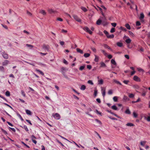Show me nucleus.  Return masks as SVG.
Listing matches in <instances>:
<instances>
[{
	"label": "nucleus",
	"mask_w": 150,
	"mask_h": 150,
	"mask_svg": "<svg viewBox=\"0 0 150 150\" xmlns=\"http://www.w3.org/2000/svg\"><path fill=\"white\" fill-rule=\"evenodd\" d=\"M104 33L106 35V36L109 34V33L105 30H104Z\"/></svg>",
	"instance_id": "nucleus-62"
},
{
	"label": "nucleus",
	"mask_w": 150,
	"mask_h": 150,
	"mask_svg": "<svg viewBox=\"0 0 150 150\" xmlns=\"http://www.w3.org/2000/svg\"><path fill=\"white\" fill-rule=\"evenodd\" d=\"M59 43H60V44L62 46H63V45H64V42L63 41H60L59 42Z\"/></svg>",
	"instance_id": "nucleus-61"
},
{
	"label": "nucleus",
	"mask_w": 150,
	"mask_h": 150,
	"mask_svg": "<svg viewBox=\"0 0 150 150\" xmlns=\"http://www.w3.org/2000/svg\"><path fill=\"white\" fill-rule=\"evenodd\" d=\"M146 92L145 91H143L142 93V95L143 96H146Z\"/></svg>",
	"instance_id": "nucleus-45"
},
{
	"label": "nucleus",
	"mask_w": 150,
	"mask_h": 150,
	"mask_svg": "<svg viewBox=\"0 0 150 150\" xmlns=\"http://www.w3.org/2000/svg\"><path fill=\"white\" fill-rule=\"evenodd\" d=\"M144 119H146L148 122H150V116H148L147 118L146 116H144Z\"/></svg>",
	"instance_id": "nucleus-41"
},
{
	"label": "nucleus",
	"mask_w": 150,
	"mask_h": 150,
	"mask_svg": "<svg viewBox=\"0 0 150 150\" xmlns=\"http://www.w3.org/2000/svg\"><path fill=\"white\" fill-rule=\"evenodd\" d=\"M9 63V61L7 60H5L2 63L3 66L7 65Z\"/></svg>",
	"instance_id": "nucleus-7"
},
{
	"label": "nucleus",
	"mask_w": 150,
	"mask_h": 150,
	"mask_svg": "<svg viewBox=\"0 0 150 150\" xmlns=\"http://www.w3.org/2000/svg\"><path fill=\"white\" fill-rule=\"evenodd\" d=\"M17 115L22 121L23 120V119L21 116L20 114H19V113H17Z\"/></svg>",
	"instance_id": "nucleus-37"
},
{
	"label": "nucleus",
	"mask_w": 150,
	"mask_h": 150,
	"mask_svg": "<svg viewBox=\"0 0 150 150\" xmlns=\"http://www.w3.org/2000/svg\"><path fill=\"white\" fill-rule=\"evenodd\" d=\"M111 62L112 64H114V65H116V63L115 61L113 59H112L111 60Z\"/></svg>",
	"instance_id": "nucleus-27"
},
{
	"label": "nucleus",
	"mask_w": 150,
	"mask_h": 150,
	"mask_svg": "<svg viewBox=\"0 0 150 150\" xmlns=\"http://www.w3.org/2000/svg\"><path fill=\"white\" fill-rule=\"evenodd\" d=\"M125 42L129 44L131 42V40L129 38H128L126 40Z\"/></svg>",
	"instance_id": "nucleus-25"
},
{
	"label": "nucleus",
	"mask_w": 150,
	"mask_h": 150,
	"mask_svg": "<svg viewBox=\"0 0 150 150\" xmlns=\"http://www.w3.org/2000/svg\"><path fill=\"white\" fill-rule=\"evenodd\" d=\"M48 11L49 13H54L55 12V11H54L53 9H49L48 10Z\"/></svg>",
	"instance_id": "nucleus-11"
},
{
	"label": "nucleus",
	"mask_w": 150,
	"mask_h": 150,
	"mask_svg": "<svg viewBox=\"0 0 150 150\" xmlns=\"http://www.w3.org/2000/svg\"><path fill=\"white\" fill-rule=\"evenodd\" d=\"M114 82H115V83H116L117 84H119L120 85H122L121 83L119 81L116 80H114Z\"/></svg>",
	"instance_id": "nucleus-32"
},
{
	"label": "nucleus",
	"mask_w": 150,
	"mask_h": 150,
	"mask_svg": "<svg viewBox=\"0 0 150 150\" xmlns=\"http://www.w3.org/2000/svg\"><path fill=\"white\" fill-rule=\"evenodd\" d=\"M4 70V68L2 66H0V71H3Z\"/></svg>",
	"instance_id": "nucleus-58"
},
{
	"label": "nucleus",
	"mask_w": 150,
	"mask_h": 150,
	"mask_svg": "<svg viewBox=\"0 0 150 150\" xmlns=\"http://www.w3.org/2000/svg\"><path fill=\"white\" fill-rule=\"evenodd\" d=\"M90 55V54L88 53H85L84 54V56L86 58L89 57Z\"/></svg>",
	"instance_id": "nucleus-24"
},
{
	"label": "nucleus",
	"mask_w": 150,
	"mask_h": 150,
	"mask_svg": "<svg viewBox=\"0 0 150 150\" xmlns=\"http://www.w3.org/2000/svg\"><path fill=\"white\" fill-rule=\"evenodd\" d=\"M22 95L24 97L25 96V94L24 91L23 90H22L21 91Z\"/></svg>",
	"instance_id": "nucleus-53"
},
{
	"label": "nucleus",
	"mask_w": 150,
	"mask_h": 150,
	"mask_svg": "<svg viewBox=\"0 0 150 150\" xmlns=\"http://www.w3.org/2000/svg\"><path fill=\"white\" fill-rule=\"evenodd\" d=\"M67 69L64 67H62L61 69V72L64 76H65V73L67 71Z\"/></svg>",
	"instance_id": "nucleus-2"
},
{
	"label": "nucleus",
	"mask_w": 150,
	"mask_h": 150,
	"mask_svg": "<svg viewBox=\"0 0 150 150\" xmlns=\"http://www.w3.org/2000/svg\"><path fill=\"white\" fill-rule=\"evenodd\" d=\"M101 22H102L101 20L100 19H99L97 21L96 24L97 25H99L101 24Z\"/></svg>",
	"instance_id": "nucleus-26"
},
{
	"label": "nucleus",
	"mask_w": 150,
	"mask_h": 150,
	"mask_svg": "<svg viewBox=\"0 0 150 150\" xmlns=\"http://www.w3.org/2000/svg\"><path fill=\"white\" fill-rule=\"evenodd\" d=\"M1 25L4 28L6 29H8V27L6 25H5L4 24H1Z\"/></svg>",
	"instance_id": "nucleus-52"
},
{
	"label": "nucleus",
	"mask_w": 150,
	"mask_h": 150,
	"mask_svg": "<svg viewBox=\"0 0 150 150\" xmlns=\"http://www.w3.org/2000/svg\"><path fill=\"white\" fill-rule=\"evenodd\" d=\"M40 13L43 15H45L46 14V11L43 10H41L40 11Z\"/></svg>",
	"instance_id": "nucleus-8"
},
{
	"label": "nucleus",
	"mask_w": 150,
	"mask_h": 150,
	"mask_svg": "<svg viewBox=\"0 0 150 150\" xmlns=\"http://www.w3.org/2000/svg\"><path fill=\"white\" fill-rule=\"evenodd\" d=\"M107 38H113L114 37V35L113 34H111V35H109V34H108L106 36Z\"/></svg>",
	"instance_id": "nucleus-9"
},
{
	"label": "nucleus",
	"mask_w": 150,
	"mask_h": 150,
	"mask_svg": "<svg viewBox=\"0 0 150 150\" xmlns=\"http://www.w3.org/2000/svg\"><path fill=\"white\" fill-rule=\"evenodd\" d=\"M2 54L3 57L4 59H7L8 58V54L5 52H2Z\"/></svg>",
	"instance_id": "nucleus-4"
},
{
	"label": "nucleus",
	"mask_w": 150,
	"mask_h": 150,
	"mask_svg": "<svg viewBox=\"0 0 150 150\" xmlns=\"http://www.w3.org/2000/svg\"><path fill=\"white\" fill-rule=\"evenodd\" d=\"M36 71L37 72H39L43 76L44 75V73L40 70L36 69Z\"/></svg>",
	"instance_id": "nucleus-18"
},
{
	"label": "nucleus",
	"mask_w": 150,
	"mask_h": 150,
	"mask_svg": "<svg viewBox=\"0 0 150 150\" xmlns=\"http://www.w3.org/2000/svg\"><path fill=\"white\" fill-rule=\"evenodd\" d=\"M63 60V63L64 64H68V62L65 59H64Z\"/></svg>",
	"instance_id": "nucleus-60"
},
{
	"label": "nucleus",
	"mask_w": 150,
	"mask_h": 150,
	"mask_svg": "<svg viewBox=\"0 0 150 150\" xmlns=\"http://www.w3.org/2000/svg\"><path fill=\"white\" fill-rule=\"evenodd\" d=\"M5 94L6 96H9L10 95V92L8 91H7L6 92Z\"/></svg>",
	"instance_id": "nucleus-39"
},
{
	"label": "nucleus",
	"mask_w": 150,
	"mask_h": 150,
	"mask_svg": "<svg viewBox=\"0 0 150 150\" xmlns=\"http://www.w3.org/2000/svg\"><path fill=\"white\" fill-rule=\"evenodd\" d=\"M111 108L115 110H117V107L115 105H114L111 107Z\"/></svg>",
	"instance_id": "nucleus-31"
},
{
	"label": "nucleus",
	"mask_w": 150,
	"mask_h": 150,
	"mask_svg": "<svg viewBox=\"0 0 150 150\" xmlns=\"http://www.w3.org/2000/svg\"><path fill=\"white\" fill-rule=\"evenodd\" d=\"M86 88V86L84 85H82L81 86L80 89L82 90H84Z\"/></svg>",
	"instance_id": "nucleus-29"
},
{
	"label": "nucleus",
	"mask_w": 150,
	"mask_h": 150,
	"mask_svg": "<svg viewBox=\"0 0 150 150\" xmlns=\"http://www.w3.org/2000/svg\"><path fill=\"white\" fill-rule=\"evenodd\" d=\"M88 83L89 84H90L91 85H93V82L91 80H89L88 81Z\"/></svg>",
	"instance_id": "nucleus-47"
},
{
	"label": "nucleus",
	"mask_w": 150,
	"mask_h": 150,
	"mask_svg": "<svg viewBox=\"0 0 150 150\" xmlns=\"http://www.w3.org/2000/svg\"><path fill=\"white\" fill-rule=\"evenodd\" d=\"M125 26L128 30H130L131 29L130 26L128 23L126 24L125 25Z\"/></svg>",
	"instance_id": "nucleus-19"
},
{
	"label": "nucleus",
	"mask_w": 150,
	"mask_h": 150,
	"mask_svg": "<svg viewBox=\"0 0 150 150\" xmlns=\"http://www.w3.org/2000/svg\"><path fill=\"white\" fill-rule=\"evenodd\" d=\"M53 116L57 120H59L60 119V115L59 114L57 113H56Z\"/></svg>",
	"instance_id": "nucleus-5"
},
{
	"label": "nucleus",
	"mask_w": 150,
	"mask_h": 150,
	"mask_svg": "<svg viewBox=\"0 0 150 150\" xmlns=\"http://www.w3.org/2000/svg\"><path fill=\"white\" fill-rule=\"evenodd\" d=\"M101 51L102 52V53L104 54L105 56H106L108 55L107 53L105 52V51L104 50H101Z\"/></svg>",
	"instance_id": "nucleus-44"
},
{
	"label": "nucleus",
	"mask_w": 150,
	"mask_h": 150,
	"mask_svg": "<svg viewBox=\"0 0 150 150\" xmlns=\"http://www.w3.org/2000/svg\"><path fill=\"white\" fill-rule=\"evenodd\" d=\"M98 84H103V81L102 79H101L98 80Z\"/></svg>",
	"instance_id": "nucleus-16"
},
{
	"label": "nucleus",
	"mask_w": 150,
	"mask_h": 150,
	"mask_svg": "<svg viewBox=\"0 0 150 150\" xmlns=\"http://www.w3.org/2000/svg\"><path fill=\"white\" fill-rule=\"evenodd\" d=\"M76 50L77 52L80 53V54H82L83 53V51L82 50L80 49L77 48L76 49Z\"/></svg>",
	"instance_id": "nucleus-13"
},
{
	"label": "nucleus",
	"mask_w": 150,
	"mask_h": 150,
	"mask_svg": "<svg viewBox=\"0 0 150 150\" xmlns=\"http://www.w3.org/2000/svg\"><path fill=\"white\" fill-rule=\"evenodd\" d=\"M112 90H110L108 91V94L109 95H112Z\"/></svg>",
	"instance_id": "nucleus-46"
},
{
	"label": "nucleus",
	"mask_w": 150,
	"mask_h": 150,
	"mask_svg": "<svg viewBox=\"0 0 150 150\" xmlns=\"http://www.w3.org/2000/svg\"><path fill=\"white\" fill-rule=\"evenodd\" d=\"M123 100H128V97L126 96H124V97H123Z\"/></svg>",
	"instance_id": "nucleus-49"
},
{
	"label": "nucleus",
	"mask_w": 150,
	"mask_h": 150,
	"mask_svg": "<svg viewBox=\"0 0 150 150\" xmlns=\"http://www.w3.org/2000/svg\"><path fill=\"white\" fill-rule=\"evenodd\" d=\"M133 79L135 81L137 82H140L141 81L140 79L137 76H134Z\"/></svg>",
	"instance_id": "nucleus-6"
},
{
	"label": "nucleus",
	"mask_w": 150,
	"mask_h": 150,
	"mask_svg": "<svg viewBox=\"0 0 150 150\" xmlns=\"http://www.w3.org/2000/svg\"><path fill=\"white\" fill-rule=\"evenodd\" d=\"M84 30L86 32L88 33L89 34H90L91 35L92 33V32L90 30L89 28L87 27H84L83 28Z\"/></svg>",
	"instance_id": "nucleus-1"
},
{
	"label": "nucleus",
	"mask_w": 150,
	"mask_h": 150,
	"mask_svg": "<svg viewBox=\"0 0 150 150\" xmlns=\"http://www.w3.org/2000/svg\"><path fill=\"white\" fill-rule=\"evenodd\" d=\"M133 117L134 118H137L138 116L137 114L134 112H133Z\"/></svg>",
	"instance_id": "nucleus-40"
},
{
	"label": "nucleus",
	"mask_w": 150,
	"mask_h": 150,
	"mask_svg": "<svg viewBox=\"0 0 150 150\" xmlns=\"http://www.w3.org/2000/svg\"><path fill=\"white\" fill-rule=\"evenodd\" d=\"M95 120L96 121V122H97L100 125H101V122L98 120L97 119H96Z\"/></svg>",
	"instance_id": "nucleus-50"
},
{
	"label": "nucleus",
	"mask_w": 150,
	"mask_h": 150,
	"mask_svg": "<svg viewBox=\"0 0 150 150\" xmlns=\"http://www.w3.org/2000/svg\"><path fill=\"white\" fill-rule=\"evenodd\" d=\"M96 101L99 103H101V100L99 98H97L96 99Z\"/></svg>",
	"instance_id": "nucleus-64"
},
{
	"label": "nucleus",
	"mask_w": 150,
	"mask_h": 150,
	"mask_svg": "<svg viewBox=\"0 0 150 150\" xmlns=\"http://www.w3.org/2000/svg\"><path fill=\"white\" fill-rule=\"evenodd\" d=\"M133 87L134 88H135L136 89H138L139 88V86L137 85H134L133 86Z\"/></svg>",
	"instance_id": "nucleus-28"
},
{
	"label": "nucleus",
	"mask_w": 150,
	"mask_h": 150,
	"mask_svg": "<svg viewBox=\"0 0 150 150\" xmlns=\"http://www.w3.org/2000/svg\"><path fill=\"white\" fill-rule=\"evenodd\" d=\"M120 29L123 31H127L126 29L124 27H123L122 26H121L120 28Z\"/></svg>",
	"instance_id": "nucleus-36"
},
{
	"label": "nucleus",
	"mask_w": 150,
	"mask_h": 150,
	"mask_svg": "<svg viewBox=\"0 0 150 150\" xmlns=\"http://www.w3.org/2000/svg\"><path fill=\"white\" fill-rule=\"evenodd\" d=\"M104 47L105 48H107V49L110 50H112L111 49V48L106 44H104Z\"/></svg>",
	"instance_id": "nucleus-23"
},
{
	"label": "nucleus",
	"mask_w": 150,
	"mask_h": 150,
	"mask_svg": "<svg viewBox=\"0 0 150 150\" xmlns=\"http://www.w3.org/2000/svg\"><path fill=\"white\" fill-rule=\"evenodd\" d=\"M134 95L132 93H130L129 95V97L131 98H133L134 97Z\"/></svg>",
	"instance_id": "nucleus-35"
},
{
	"label": "nucleus",
	"mask_w": 150,
	"mask_h": 150,
	"mask_svg": "<svg viewBox=\"0 0 150 150\" xmlns=\"http://www.w3.org/2000/svg\"><path fill=\"white\" fill-rule=\"evenodd\" d=\"M111 24L114 27H116L117 25L116 23H112Z\"/></svg>",
	"instance_id": "nucleus-57"
},
{
	"label": "nucleus",
	"mask_w": 150,
	"mask_h": 150,
	"mask_svg": "<svg viewBox=\"0 0 150 150\" xmlns=\"http://www.w3.org/2000/svg\"><path fill=\"white\" fill-rule=\"evenodd\" d=\"M43 48L45 50H49V46H47L45 45H44L43 46Z\"/></svg>",
	"instance_id": "nucleus-22"
},
{
	"label": "nucleus",
	"mask_w": 150,
	"mask_h": 150,
	"mask_svg": "<svg viewBox=\"0 0 150 150\" xmlns=\"http://www.w3.org/2000/svg\"><path fill=\"white\" fill-rule=\"evenodd\" d=\"M73 17L76 20V21L78 22H80L81 21V20L76 15H73Z\"/></svg>",
	"instance_id": "nucleus-3"
},
{
	"label": "nucleus",
	"mask_w": 150,
	"mask_h": 150,
	"mask_svg": "<svg viewBox=\"0 0 150 150\" xmlns=\"http://www.w3.org/2000/svg\"><path fill=\"white\" fill-rule=\"evenodd\" d=\"M126 125L128 126L129 127H132L133 126H134V125L132 123H127Z\"/></svg>",
	"instance_id": "nucleus-34"
},
{
	"label": "nucleus",
	"mask_w": 150,
	"mask_h": 150,
	"mask_svg": "<svg viewBox=\"0 0 150 150\" xmlns=\"http://www.w3.org/2000/svg\"><path fill=\"white\" fill-rule=\"evenodd\" d=\"M25 112L26 114L29 115H31L32 113L29 110H26Z\"/></svg>",
	"instance_id": "nucleus-12"
},
{
	"label": "nucleus",
	"mask_w": 150,
	"mask_h": 150,
	"mask_svg": "<svg viewBox=\"0 0 150 150\" xmlns=\"http://www.w3.org/2000/svg\"><path fill=\"white\" fill-rule=\"evenodd\" d=\"M117 45L118 46L120 47H122L123 46L122 43L119 42H117Z\"/></svg>",
	"instance_id": "nucleus-20"
},
{
	"label": "nucleus",
	"mask_w": 150,
	"mask_h": 150,
	"mask_svg": "<svg viewBox=\"0 0 150 150\" xmlns=\"http://www.w3.org/2000/svg\"><path fill=\"white\" fill-rule=\"evenodd\" d=\"M31 138L32 141H35V139H36V137L34 135H32Z\"/></svg>",
	"instance_id": "nucleus-56"
},
{
	"label": "nucleus",
	"mask_w": 150,
	"mask_h": 150,
	"mask_svg": "<svg viewBox=\"0 0 150 150\" xmlns=\"http://www.w3.org/2000/svg\"><path fill=\"white\" fill-rule=\"evenodd\" d=\"M81 9L84 12H86L87 11V9L84 7H81Z\"/></svg>",
	"instance_id": "nucleus-30"
},
{
	"label": "nucleus",
	"mask_w": 150,
	"mask_h": 150,
	"mask_svg": "<svg viewBox=\"0 0 150 150\" xmlns=\"http://www.w3.org/2000/svg\"><path fill=\"white\" fill-rule=\"evenodd\" d=\"M26 131L28 132V129L26 125H24L23 127Z\"/></svg>",
	"instance_id": "nucleus-38"
},
{
	"label": "nucleus",
	"mask_w": 150,
	"mask_h": 150,
	"mask_svg": "<svg viewBox=\"0 0 150 150\" xmlns=\"http://www.w3.org/2000/svg\"><path fill=\"white\" fill-rule=\"evenodd\" d=\"M115 31V28H112L110 31V32L111 33H113Z\"/></svg>",
	"instance_id": "nucleus-48"
},
{
	"label": "nucleus",
	"mask_w": 150,
	"mask_h": 150,
	"mask_svg": "<svg viewBox=\"0 0 150 150\" xmlns=\"http://www.w3.org/2000/svg\"><path fill=\"white\" fill-rule=\"evenodd\" d=\"M141 25V23L139 21H137L136 23V25L137 26H139Z\"/></svg>",
	"instance_id": "nucleus-51"
},
{
	"label": "nucleus",
	"mask_w": 150,
	"mask_h": 150,
	"mask_svg": "<svg viewBox=\"0 0 150 150\" xmlns=\"http://www.w3.org/2000/svg\"><path fill=\"white\" fill-rule=\"evenodd\" d=\"M113 99L114 102H117V101L118 98L117 96H114L113 97Z\"/></svg>",
	"instance_id": "nucleus-33"
},
{
	"label": "nucleus",
	"mask_w": 150,
	"mask_h": 150,
	"mask_svg": "<svg viewBox=\"0 0 150 150\" xmlns=\"http://www.w3.org/2000/svg\"><path fill=\"white\" fill-rule=\"evenodd\" d=\"M95 58L94 61L96 62H98L99 61V57L96 55H94Z\"/></svg>",
	"instance_id": "nucleus-10"
},
{
	"label": "nucleus",
	"mask_w": 150,
	"mask_h": 150,
	"mask_svg": "<svg viewBox=\"0 0 150 150\" xmlns=\"http://www.w3.org/2000/svg\"><path fill=\"white\" fill-rule=\"evenodd\" d=\"M129 82V81L128 80H124L123 81V82L125 84H127Z\"/></svg>",
	"instance_id": "nucleus-54"
},
{
	"label": "nucleus",
	"mask_w": 150,
	"mask_h": 150,
	"mask_svg": "<svg viewBox=\"0 0 150 150\" xmlns=\"http://www.w3.org/2000/svg\"><path fill=\"white\" fill-rule=\"evenodd\" d=\"M144 15L143 14V13H141L140 14V17L139 18V19L141 20H142V19H143L144 18Z\"/></svg>",
	"instance_id": "nucleus-14"
},
{
	"label": "nucleus",
	"mask_w": 150,
	"mask_h": 150,
	"mask_svg": "<svg viewBox=\"0 0 150 150\" xmlns=\"http://www.w3.org/2000/svg\"><path fill=\"white\" fill-rule=\"evenodd\" d=\"M26 46L28 47H31V48H32L33 47V45L28 44H26Z\"/></svg>",
	"instance_id": "nucleus-55"
},
{
	"label": "nucleus",
	"mask_w": 150,
	"mask_h": 150,
	"mask_svg": "<svg viewBox=\"0 0 150 150\" xmlns=\"http://www.w3.org/2000/svg\"><path fill=\"white\" fill-rule=\"evenodd\" d=\"M91 50L93 52H96V49L94 47L92 48Z\"/></svg>",
	"instance_id": "nucleus-63"
},
{
	"label": "nucleus",
	"mask_w": 150,
	"mask_h": 150,
	"mask_svg": "<svg viewBox=\"0 0 150 150\" xmlns=\"http://www.w3.org/2000/svg\"><path fill=\"white\" fill-rule=\"evenodd\" d=\"M102 95L103 96V97H104L105 95V90L104 89V90H103V89L102 90Z\"/></svg>",
	"instance_id": "nucleus-42"
},
{
	"label": "nucleus",
	"mask_w": 150,
	"mask_h": 150,
	"mask_svg": "<svg viewBox=\"0 0 150 150\" xmlns=\"http://www.w3.org/2000/svg\"><path fill=\"white\" fill-rule=\"evenodd\" d=\"M146 142V141H141L140 142V145L142 146H144Z\"/></svg>",
	"instance_id": "nucleus-21"
},
{
	"label": "nucleus",
	"mask_w": 150,
	"mask_h": 150,
	"mask_svg": "<svg viewBox=\"0 0 150 150\" xmlns=\"http://www.w3.org/2000/svg\"><path fill=\"white\" fill-rule=\"evenodd\" d=\"M85 67V66H81L79 68V69L81 71L83 70Z\"/></svg>",
	"instance_id": "nucleus-43"
},
{
	"label": "nucleus",
	"mask_w": 150,
	"mask_h": 150,
	"mask_svg": "<svg viewBox=\"0 0 150 150\" xmlns=\"http://www.w3.org/2000/svg\"><path fill=\"white\" fill-rule=\"evenodd\" d=\"M125 112L127 114L129 115L131 114V112L129 110V109H127L125 111Z\"/></svg>",
	"instance_id": "nucleus-17"
},
{
	"label": "nucleus",
	"mask_w": 150,
	"mask_h": 150,
	"mask_svg": "<svg viewBox=\"0 0 150 150\" xmlns=\"http://www.w3.org/2000/svg\"><path fill=\"white\" fill-rule=\"evenodd\" d=\"M87 68H88V69H91L92 67H91V65H87Z\"/></svg>",
	"instance_id": "nucleus-59"
},
{
	"label": "nucleus",
	"mask_w": 150,
	"mask_h": 150,
	"mask_svg": "<svg viewBox=\"0 0 150 150\" xmlns=\"http://www.w3.org/2000/svg\"><path fill=\"white\" fill-rule=\"evenodd\" d=\"M100 67H106V64L103 62H102L100 63Z\"/></svg>",
	"instance_id": "nucleus-15"
}]
</instances>
